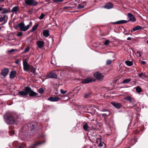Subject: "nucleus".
Listing matches in <instances>:
<instances>
[{
  "instance_id": "obj_61",
  "label": "nucleus",
  "mask_w": 148,
  "mask_h": 148,
  "mask_svg": "<svg viewBox=\"0 0 148 148\" xmlns=\"http://www.w3.org/2000/svg\"><path fill=\"white\" fill-rule=\"evenodd\" d=\"M1 27H0V30L1 29Z\"/></svg>"
},
{
  "instance_id": "obj_14",
  "label": "nucleus",
  "mask_w": 148,
  "mask_h": 148,
  "mask_svg": "<svg viewBox=\"0 0 148 148\" xmlns=\"http://www.w3.org/2000/svg\"><path fill=\"white\" fill-rule=\"evenodd\" d=\"M44 41L39 40L38 41L37 45L39 48H41L44 46Z\"/></svg>"
},
{
  "instance_id": "obj_48",
  "label": "nucleus",
  "mask_w": 148,
  "mask_h": 148,
  "mask_svg": "<svg viewBox=\"0 0 148 148\" xmlns=\"http://www.w3.org/2000/svg\"><path fill=\"white\" fill-rule=\"evenodd\" d=\"M10 132L11 134V135L14 134V131L13 130L10 131Z\"/></svg>"
},
{
  "instance_id": "obj_41",
  "label": "nucleus",
  "mask_w": 148,
  "mask_h": 148,
  "mask_svg": "<svg viewBox=\"0 0 148 148\" xmlns=\"http://www.w3.org/2000/svg\"><path fill=\"white\" fill-rule=\"evenodd\" d=\"M23 66L28 64L26 60H23Z\"/></svg>"
},
{
  "instance_id": "obj_24",
  "label": "nucleus",
  "mask_w": 148,
  "mask_h": 148,
  "mask_svg": "<svg viewBox=\"0 0 148 148\" xmlns=\"http://www.w3.org/2000/svg\"><path fill=\"white\" fill-rule=\"evenodd\" d=\"M83 128L85 130L88 131L89 128V127L88 126L87 124H85L83 125Z\"/></svg>"
},
{
  "instance_id": "obj_52",
  "label": "nucleus",
  "mask_w": 148,
  "mask_h": 148,
  "mask_svg": "<svg viewBox=\"0 0 148 148\" xmlns=\"http://www.w3.org/2000/svg\"><path fill=\"white\" fill-rule=\"evenodd\" d=\"M146 62L145 61H143L141 62V64H145Z\"/></svg>"
},
{
  "instance_id": "obj_50",
  "label": "nucleus",
  "mask_w": 148,
  "mask_h": 148,
  "mask_svg": "<svg viewBox=\"0 0 148 148\" xmlns=\"http://www.w3.org/2000/svg\"><path fill=\"white\" fill-rule=\"evenodd\" d=\"M15 50L14 49H12L11 50L9 51L8 52H13Z\"/></svg>"
},
{
  "instance_id": "obj_55",
  "label": "nucleus",
  "mask_w": 148,
  "mask_h": 148,
  "mask_svg": "<svg viewBox=\"0 0 148 148\" xmlns=\"http://www.w3.org/2000/svg\"><path fill=\"white\" fill-rule=\"evenodd\" d=\"M131 38L130 37H129L127 38V40H131Z\"/></svg>"
},
{
  "instance_id": "obj_29",
  "label": "nucleus",
  "mask_w": 148,
  "mask_h": 148,
  "mask_svg": "<svg viewBox=\"0 0 148 148\" xmlns=\"http://www.w3.org/2000/svg\"><path fill=\"white\" fill-rule=\"evenodd\" d=\"M38 26V24H37L33 26L31 32H34Z\"/></svg>"
},
{
  "instance_id": "obj_3",
  "label": "nucleus",
  "mask_w": 148,
  "mask_h": 148,
  "mask_svg": "<svg viewBox=\"0 0 148 148\" xmlns=\"http://www.w3.org/2000/svg\"><path fill=\"white\" fill-rule=\"evenodd\" d=\"M15 121L14 118L12 115H9L6 120V123L8 124H13Z\"/></svg>"
},
{
  "instance_id": "obj_7",
  "label": "nucleus",
  "mask_w": 148,
  "mask_h": 148,
  "mask_svg": "<svg viewBox=\"0 0 148 148\" xmlns=\"http://www.w3.org/2000/svg\"><path fill=\"white\" fill-rule=\"evenodd\" d=\"M95 79L92 77L87 78L86 79H83L82 81V83L83 84H87L92 82H94Z\"/></svg>"
},
{
  "instance_id": "obj_38",
  "label": "nucleus",
  "mask_w": 148,
  "mask_h": 148,
  "mask_svg": "<svg viewBox=\"0 0 148 148\" xmlns=\"http://www.w3.org/2000/svg\"><path fill=\"white\" fill-rule=\"evenodd\" d=\"M63 0H53V1L55 3H60L63 1Z\"/></svg>"
},
{
  "instance_id": "obj_12",
  "label": "nucleus",
  "mask_w": 148,
  "mask_h": 148,
  "mask_svg": "<svg viewBox=\"0 0 148 148\" xmlns=\"http://www.w3.org/2000/svg\"><path fill=\"white\" fill-rule=\"evenodd\" d=\"M48 77L49 78H57V74L54 73H50L48 75Z\"/></svg>"
},
{
  "instance_id": "obj_35",
  "label": "nucleus",
  "mask_w": 148,
  "mask_h": 148,
  "mask_svg": "<svg viewBox=\"0 0 148 148\" xmlns=\"http://www.w3.org/2000/svg\"><path fill=\"white\" fill-rule=\"evenodd\" d=\"M25 146V144H21V145L20 143H19V145L17 147V148H24V147Z\"/></svg>"
},
{
  "instance_id": "obj_54",
  "label": "nucleus",
  "mask_w": 148,
  "mask_h": 148,
  "mask_svg": "<svg viewBox=\"0 0 148 148\" xmlns=\"http://www.w3.org/2000/svg\"><path fill=\"white\" fill-rule=\"evenodd\" d=\"M19 62V60H17L15 61V63L16 64H18V63Z\"/></svg>"
},
{
  "instance_id": "obj_45",
  "label": "nucleus",
  "mask_w": 148,
  "mask_h": 148,
  "mask_svg": "<svg viewBox=\"0 0 148 148\" xmlns=\"http://www.w3.org/2000/svg\"><path fill=\"white\" fill-rule=\"evenodd\" d=\"M138 75L139 77H142L143 75V74L142 73H141L139 74H138Z\"/></svg>"
},
{
  "instance_id": "obj_2",
  "label": "nucleus",
  "mask_w": 148,
  "mask_h": 148,
  "mask_svg": "<svg viewBox=\"0 0 148 148\" xmlns=\"http://www.w3.org/2000/svg\"><path fill=\"white\" fill-rule=\"evenodd\" d=\"M20 31H25L28 29L29 27V25H25V24L23 22H21L18 24Z\"/></svg>"
},
{
  "instance_id": "obj_37",
  "label": "nucleus",
  "mask_w": 148,
  "mask_h": 148,
  "mask_svg": "<svg viewBox=\"0 0 148 148\" xmlns=\"http://www.w3.org/2000/svg\"><path fill=\"white\" fill-rule=\"evenodd\" d=\"M35 124L34 125L32 124L31 126L30 127V129L31 130H34L35 129V124Z\"/></svg>"
},
{
  "instance_id": "obj_51",
  "label": "nucleus",
  "mask_w": 148,
  "mask_h": 148,
  "mask_svg": "<svg viewBox=\"0 0 148 148\" xmlns=\"http://www.w3.org/2000/svg\"><path fill=\"white\" fill-rule=\"evenodd\" d=\"M55 93L56 94H58V90L57 89H56V90H55Z\"/></svg>"
},
{
  "instance_id": "obj_58",
  "label": "nucleus",
  "mask_w": 148,
  "mask_h": 148,
  "mask_svg": "<svg viewBox=\"0 0 148 148\" xmlns=\"http://www.w3.org/2000/svg\"><path fill=\"white\" fill-rule=\"evenodd\" d=\"M4 0H0V3L3 2L4 1Z\"/></svg>"
},
{
  "instance_id": "obj_1",
  "label": "nucleus",
  "mask_w": 148,
  "mask_h": 148,
  "mask_svg": "<svg viewBox=\"0 0 148 148\" xmlns=\"http://www.w3.org/2000/svg\"><path fill=\"white\" fill-rule=\"evenodd\" d=\"M18 93L21 96H25L29 95L31 97L37 96L38 93L32 90L29 87H25L24 88V91H21L18 92Z\"/></svg>"
},
{
  "instance_id": "obj_33",
  "label": "nucleus",
  "mask_w": 148,
  "mask_h": 148,
  "mask_svg": "<svg viewBox=\"0 0 148 148\" xmlns=\"http://www.w3.org/2000/svg\"><path fill=\"white\" fill-rule=\"evenodd\" d=\"M30 69L31 70V72L33 73H34L35 72V69L33 66H31L30 67Z\"/></svg>"
},
{
  "instance_id": "obj_13",
  "label": "nucleus",
  "mask_w": 148,
  "mask_h": 148,
  "mask_svg": "<svg viewBox=\"0 0 148 148\" xmlns=\"http://www.w3.org/2000/svg\"><path fill=\"white\" fill-rule=\"evenodd\" d=\"M103 112H105L106 113L103 114V116H108L110 114V112L106 109H103L102 110Z\"/></svg>"
},
{
  "instance_id": "obj_32",
  "label": "nucleus",
  "mask_w": 148,
  "mask_h": 148,
  "mask_svg": "<svg viewBox=\"0 0 148 148\" xmlns=\"http://www.w3.org/2000/svg\"><path fill=\"white\" fill-rule=\"evenodd\" d=\"M136 90L138 92H142V89L140 87L138 86L136 88Z\"/></svg>"
},
{
  "instance_id": "obj_44",
  "label": "nucleus",
  "mask_w": 148,
  "mask_h": 148,
  "mask_svg": "<svg viewBox=\"0 0 148 148\" xmlns=\"http://www.w3.org/2000/svg\"><path fill=\"white\" fill-rule=\"evenodd\" d=\"M29 50V47H27V48L25 49L24 50L25 53H26L28 52Z\"/></svg>"
},
{
  "instance_id": "obj_53",
  "label": "nucleus",
  "mask_w": 148,
  "mask_h": 148,
  "mask_svg": "<svg viewBox=\"0 0 148 148\" xmlns=\"http://www.w3.org/2000/svg\"><path fill=\"white\" fill-rule=\"evenodd\" d=\"M70 8V7H65L64 8V9H68Z\"/></svg>"
},
{
  "instance_id": "obj_18",
  "label": "nucleus",
  "mask_w": 148,
  "mask_h": 148,
  "mask_svg": "<svg viewBox=\"0 0 148 148\" xmlns=\"http://www.w3.org/2000/svg\"><path fill=\"white\" fill-rule=\"evenodd\" d=\"M16 74L15 71H12L10 75V77L12 78H14L16 76Z\"/></svg>"
},
{
  "instance_id": "obj_59",
  "label": "nucleus",
  "mask_w": 148,
  "mask_h": 148,
  "mask_svg": "<svg viewBox=\"0 0 148 148\" xmlns=\"http://www.w3.org/2000/svg\"><path fill=\"white\" fill-rule=\"evenodd\" d=\"M128 34H128V33H126L125 34V35H128Z\"/></svg>"
},
{
  "instance_id": "obj_49",
  "label": "nucleus",
  "mask_w": 148,
  "mask_h": 148,
  "mask_svg": "<svg viewBox=\"0 0 148 148\" xmlns=\"http://www.w3.org/2000/svg\"><path fill=\"white\" fill-rule=\"evenodd\" d=\"M25 134H23L22 135V137L24 138H25L26 137V136H25Z\"/></svg>"
},
{
  "instance_id": "obj_20",
  "label": "nucleus",
  "mask_w": 148,
  "mask_h": 148,
  "mask_svg": "<svg viewBox=\"0 0 148 148\" xmlns=\"http://www.w3.org/2000/svg\"><path fill=\"white\" fill-rule=\"evenodd\" d=\"M128 21L124 20H122L119 21H117L115 23L116 24H122V23H125L127 22Z\"/></svg>"
},
{
  "instance_id": "obj_40",
  "label": "nucleus",
  "mask_w": 148,
  "mask_h": 148,
  "mask_svg": "<svg viewBox=\"0 0 148 148\" xmlns=\"http://www.w3.org/2000/svg\"><path fill=\"white\" fill-rule=\"evenodd\" d=\"M23 34V33L22 32H18L17 34V36H21Z\"/></svg>"
},
{
  "instance_id": "obj_60",
  "label": "nucleus",
  "mask_w": 148,
  "mask_h": 148,
  "mask_svg": "<svg viewBox=\"0 0 148 148\" xmlns=\"http://www.w3.org/2000/svg\"><path fill=\"white\" fill-rule=\"evenodd\" d=\"M147 42L148 44V40H147Z\"/></svg>"
},
{
  "instance_id": "obj_31",
  "label": "nucleus",
  "mask_w": 148,
  "mask_h": 148,
  "mask_svg": "<svg viewBox=\"0 0 148 148\" xmlns=\"http://www.w3.org/2000/svg\"><path fill=\"white\" fill-rule=\"evenodd\" d=\"M91 94V93L90 92H88L87 93H86L84 94V97L85 98H88L89 97V95Z\"/></svg>"
},
{
  "instance_id": "obj_56",
  "label": "nucleus",
  "mask_w": 148,
  "mask_h": 148,
  "mask_svg": "<svg viewBox=\"0 0 148 148\" xmlns=\"http://www.w3.org/2000/svg\"><path fill=\"white\" fill-rule=\"evenodd\" d=\"M29 26H32V23L31 21L29 23Z\"/></svg>"
},
{
  "instance_id": "obj_36",
  "label": "nucleus",
  "mask_w": 148,
  "mask_h": 148,
  "mask_svg": "<svg viewBox=\"0 0 148 148\" xmlns=\"http://www.w3.org/2000/svg\"><path fill=\"white\" fill-rule=\"evenodd\" d=\"M45 15L44 14L42 13L39 17V19L41 20L44 17Z\"/></svg>"
},
{
  "instance_id": "obj_27",
  "label": "nucleus",
  "mask_w": 148,
  "mask_h": 148,
  "mask_svg": "<svg viewBox=\"0 0 148 148\" xmlns=\"http://www.w3.org/2000/svg\"><path fill=\"white\" fill-rule=\"evenodd\" d=\"M13 145L14 148H17V147L19 145V144L17 142H14L13 143Z\"/></svg>"
},
{
  "instance_id": "obj_21",
  "label": "nucleus",
  "mask_w": 148,
  "mask_h": 148,
  "mask_svg": "<svg viewBox=\"0 0 148 148\" xmlns=\"http://www.w3.org/2000/svg\"><path fill=\"white\" fill-rule=\"evenodd\" d=\"M141 29V27L140 26H138L133 28L132 29V30H131V31L132 32L133 31L134 32L136 30L140 29Z\"/></svg>"
},
{
  "instance_id": "obj_11",
  "label": "nucleus",
  "mask_w": 148,
  "mask_h": 148,
  "mask_svg": "<svg viewBox=\"0 0 148 148\" xmlns=\"http://www.w3.org/2000/svg\"><path fill=\"white\" fill-rule=\"evenodd\" d=\"M60 98L58 97H51L48 98V100L50 101H58Z\"/></svg>"
},
{
  "instance_id": "obj_43",
  "label": "nucleus",
  "mask_w": 148,
  "mask_h": 148,
  "mask_svg": "<svg viewBox=\"0 0 148 148\" xmlns=\"http://www.w3.org/2000/svg\"><path fill=\"white\" fill-rule=\"evenodd\" d=\"M44 91V90L42 88H40L39 90V92L40 93H43Z\"/></svg>"
},
{
  "instance_id": "obj_8",
  "label": "nucleus",
  "mask_w": 148,
  "mask_h": 148,
  "mask_svg": "<svg viewBox=\"0 0 148 148\" xmlns=\"http://www.w3.org/2000/svg\"><path fill=\"white\" fill-rule=\"evenodd\" d=\"M127 16L129 18L128 21H131L134 22L136 21V18L133 16L132 14L128 13L127 14Z\"/></svg>"
},
{
  "instance_id": "obj_19",
  "label": "nucleus",
  "mask_w": 148,
  "mask_h": 148,
  "mask_svg": "<svg viewBox=\"0 0 148 148\" xmlns=\"http://www.w3.org/2000/svg\"><path fill=\"white\" fill-rule=\"evenodd\" d=\"M49 31L48 30H45L43 31V35L46 37H47L49 36Z\"/></svg>"
},
{
  "instance_id": "obj_46",
  "label": "nucleus",
  "mask_w": 148,
  "mask_h": 148,
  "mask_svg": "<svg viewBox=\"0 0 148 148\" xmlns=\"http://www.w3.org/2000/svg\"><path fill=\"white\" fill-rule=\"evenodd\" d=\"M84 6H82V5H79L78 6V8H79V9L82 8H84Z\"/></svg>"
},
{
  "instance_id": "obj_15",
  "label": "nucleus",
  "mask_w": 148,
  "mask_h": 148,
  "mask_svg": "<svg viewBox=\"0 0 148 148\" xmlns=\"http://www.w3.org/2000/svg\"><path fill=\"white\" fill-rule=\"evenodd\" d=\"M45 141L43 142L42 143H40L39 142H38L37 143H35L30 145L29 148H36V146L38 145H40L43 144L44 143Z\"/></svg>"
},
{
  "instance_id": "obj_4",
  "label": "nucleus",
  "mask_w": 148,
  "mask_h": 148,
  "mask_svg": "<svg viewBox=\"0 0 148 148\" xmlns=\"http://www.w3.org/2000/svg\"><path fill=\"white\" fill-rule=\"evenodd\" d=\"M94 77L98 80L101 81L104 78V76L102 74L99 72H97L94 73Z\"/></svg>"
},
{
  "instance_id": "obj_57",
  "label": "nucleus",
  "mask_w": 148,
  "mask_h": 148,
  "mask_svg": "<svg viewBox=\"0 0 148 148\" xmlns=\"http://www.w3.org/2000/svg\"><path fill=\"white\" fill-rule=\"evenodd\" d=\"M3 8L2 7H0V12L2 10Z\"/></svg>"
},
{
  "instance_id": "obj_42",
  "label": "nucleus",
  "mask_w": 148,
  "mask_h": 148,
  "mask_svg": "<svg viewBox=\"0 0 148 148\" xmlns=\"http://www.w3.org/2000/svg\"><path fill=\"white\" fill-rule=\"evenodd\" d=\"M109 43V40H106L105 41V42H104V44L106 45H108Z\"/></svg>"
},
{
  "instance_id": "obj_5",
  "label": "nucleus",
  "mask_w": 148,
  "mask_h": 148,
  "mask_svg": "<svg viewBox=\"0 0 148 148\" xmlns=\"http://www.w3.org/2000/svg\"><path fill=\"white\" fill-rule=\"evenodd\" d=\"M8 16L5 15H0V22H3L1 25L5 24L7 21Z\"/></svg>"
},
{
  "instance_id": "obj_6",
  "label": "nucleus",
  "mask_w": 148,
  "mask_h": 148,
  "mask_svg": "<svg viewBox=\"0 0 148 148\" xmlns=\"http://www.w3.org/2000/svg\"><path fill=\"white\" fill-rule=\"evenodd\" d=\"M25 3L29 5H37L38 3L37 2L34 0H25Z\"/></svg>"
},
{
  "instance_id": "obj_22",
  "label": "nucleus",
  "mask_w": 148,
  "mask_h": 148,
  "mask_svg": "<svg viewBox=\"0 0 148 148\" xmlns=\"http://www.w3.org/2000/svg\"><path fill=\"white\" fill-rule=\"evenodd\" d=\"M19 10L18 7L17 6H16L13 7L12 10L11 11L13 12H16Z\"/></svg>"
},
{
  "instance_id": "obj_9",
  "label": "nucleus",
  "mask_w": 148,
  "mask_h": 148,
  "mask_svg": "<svg viewBox=\"0 0 148 148\" xmlns=\"http://www.w3.org/2000/svg\"><path fill=\"white\" fill-rule=\"evenodd\" d=\"M9 72L8 69L5 68L1 71V75L4 77H5L8 74Z\"/></svg>"
},
{
  "instance_id": "obj_30",
  "label": "nucleus",
  "mask_w": 148,
  "mask_h": 148,
  "mask_svg": "<svg viewBox=\"0 0 148 148\" xmlns=\"http://www.w3.org/2000/svg\"><path fill=\"white\" fill-rule=\"evenodd\" d=\"M131 79L128 78L127 79L124 80L122 82L123 83H127L131 81Z\"/></svg>"
},
{
  "instance_id": "obj_34",
  "label": "nucleus",
  "mask_w": 148,
  "mask_h": 148,
  "mask_svg": "<svg viewBox=\"0 0 148 148\" xmlns=\"http://www.w3.org/2000/svg\"><path fill=\"white\" fill-rule=\"evenodd\" d=\"M112 60H108L106 61V64L108 65L110 64L112 62Z\"/></svg>"
},
{
  "instance_id": "obj_17",
  "label": "nucleus",
  "mask_w": 148,
  "mask_h": 148,
  "mask_svg": "<svg viewBox=\"0 0 148 148\" xmlns=\"http://www.w3.org/2000/svg\"><path fill=\"white\" fill-rule=\"evenodd\" d=\"M113 5L110 3H108L106 4L104 7V8L107 9H110L113 7Z\"/></svg>"
},
{
  "instance_id": "obj_39",
  "label": "nucleus",
  "mask_w": 148,
  "mask_h": 148,
  "mask_svg": "<svg viewBox=\"0 0 148 148\" xmlns=\"http://www.w3.org/2000/svg\"><path fill=\"white\" fill-rule=\"evenodd\" d=\"M60 92L62 94H64L67 91H64L62 89H61L60 90Z\"/></svg>"
},
{
  "instance_id": "obj_47",
  "label": "nucleus",
  "mask_w": 148,
  "mask_h": 148,
  "mask_svg": "<svg viewBox=\"0 0 148 148\" xmlns=\"http://www.w3.org/2000/svg\"><path fill=\"white\" fill-rule=\"evenodd\" d=\"M137 53L138 54V56L139 57H140L141 56V53L139 51H137Z\"/></svg>"
},
{
  "instance_id": "obj_10",
  "label": "nucleus",
  "mask_w": 148,
  "mask_h": 148,
  "mask_svg": "<svg viewBox=\"0 0 148 148\" xmlns=\"http://www.w3.org/2000/svg\"><path fill=\"white\" fill-rule=\"evenodd\" d=\"M98 140L99 141H97L99 142V143L98 144V148H105V144L101 141V139H100Z\"/></svg>"
},
{
  "instance_id": "obj_62",
  "label": "nucleus",
  "mask_w": 148,
  "mask_h": 148,
  "mask_svg": "<svg viewBox=\"0 0 148 148\" xmlns=\"http://www.w3.org/2000/svg\"><path fill=\"white\" fill-rule=\"evenodd\" d=\"M17 121H19V120H18Z\"/></svg>"
},
{
  "instance_id": "obj_23",
  "label": "nucleus",
  "mask_w": 148,
  "mask_h": 148,
  "mask_svg": "<svg viewBox=\"0 0 148 148\" xmlns=\"http://www.w3.org/2000/svg\"><path fill=\"white\" fill-rule=\"evenodd\" d=\"M124 100H126L130 101V103H131L133 99L130 97L127 96L124 98Z\"/></svg>"
},
{
  "instance_id": "obj_26",
  "label": "nucleus",
  "mask_w": 148,
  "mask_h": 148,
  "mask_svg": "<svg viewBox=\"0 0 148 148\" xmlns=\"http://www.w3.org/2000/svg\"><path fill=\"white\" fill-rule=\"evenodd\" d=\"M23 66V69L25 71L28 70L30 67L28 64L25 65Z\"/></svg>"
},
{
  "instance_id": "obj_25",
  "label": "nucleus",
  "mask_w": 148,
  "mask_h": 148,
  "mask_svg": "<svg viewBox=\"0 0 148 148\" xmlns=\"http://www.w3.org/2000/svg\"><path fill=\"white\" fill-rule=\"evenodd\" d=\"M2 11L1 13L2 14L7 13L9 12V10L6 8H3V10Z\"/></svg>"
},
{
  "instance_id": "obj_28",
  "label": "nucleus",
  "mask_w": 148,
  "mask_h": 148,
  "mask_svg": "<svg viewBox=\"0 0 148 148\" xmlns=\"http://www.w3.org/2000/svg\"><path fill=\"white\" fill-rule=\"evenodd\" d=\"M125 63L127 65L129 66H131L133 64L132 62L129 61H126Z\"/></svg>"
},
{
  "instance_id": "obj_16",
  "label": "nucleus",
  "mask_w": 148,
  "mask_h": 148,
  "mask_svg": "<svg viewBox=\"0 0 148 148\" xmlns=\"http://www.w3.org/2000/svg\"><path fill=\"white\" fill-rule=\"evenodd\" d=\"M111 103L114 107L118 109L120 108L121 107V104L119 103Z\"/></svg>"
}]
</instances>
